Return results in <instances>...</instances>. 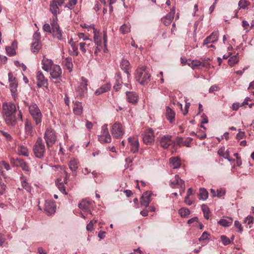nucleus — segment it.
Segmentation results:
<instances>
[{"mask_svg":"<svg viewBox=\"0 0 254 254\" xmlns=\"http://www.w3.org/2000/svg\"><path fill=\"white\" fill-rule=\"evenodd\" d=\"M135 78L141 85L147 84L151 80L149 68L146 66H138L136 70Z\"/></svg>","mask_w":254,"mask_h":254,"instance_id":"3","label":"nucleus"},{"mask_svg":"<svg viewBox=\"0 0 254 254\" xmlns=\"http://www.w3.org/2000/svg\"><path fill=\"white\" fill-rule=\"evenodd\" d=\"M143 142L147 145H151L154 141V133L153 130L149 128L145 130L142 134Z\"/></svg>","mask_w":254,"mask_h":254,"instance_id":"11","label":"nucleus"},{"mask_svg":"<svg viewBox=\"0 0 254 254\" xmlns=\"http://www.w3.org/2000/svg\"><path fill=\"white\" fill-rule=\"evenodd\" d=\"M0 195H3L4 193V191L6 190V186L3 183H0Z\"/></svg>","mask_w":254,"mask_h":254,"instance_id":"61","label":"nucleus"},{"mask_svg":"<svg viewBox=\"0 0 254 254\" xmlns=\"http://www.w3.org/2000/svg\"><path fill=\"white\" fill-rule=\"evenodd\" d=\"M90 202L83 199L78 204L79 208L83 211L87 212L92 215V212L90 209Z\"/></svg>","mask_w":254,"mask_h":254,"instance_id":"24","label":"nucleus"},{"mask_svg":"<svg viewBox=\"0 0 254 254\" xmlns=\"http://www.w3.org/2000/svg\"><path fill=\"white\" fill-rule=\"evenodd\" d=\"M172 137L171 135L168 134L161 137L159 139L160 146L164 149H167L173 142Z\"/></svg>","mask_w":254,"mask_h":254,"instance_id":"17","label":"nucleus"},{"mask_svg":"<svg viewBox=\"0 0 254 254\" xmlns=\"http://www.w3.org/2000/svg\"><path fill=\"white\" fill-rule=\"evenodd\" d=\"M175 13V8H173L167 15L162 18V21L163 22L164 25L167 26L171 24L172 21L174 19Z\"/></svg>","mask_w":254,"mask_h":254,"instance_id":"23","label":"nucleus"},{"mask_svg":"<svg viewBox=\"0 0 254 254\" xmlns=\"http://www.w3.org/2000/svg\"><path fill=\"white\" fill-rule=\"evenodd\" d=\"M10 90L11 93V95L13 97L14 99L15 100L17 97V82H12L10 83Z\"/></svg>","mask_w":254,"mask_h":254,"instance_id":"36","label":"nucleus"},{"mask_svg":"<svg viewBox=\"0 0 254 254\" xmlns=\"http://www.w3.org/2000/svg\"><path fill=\"white\" fill-rule=\"evenodd\" d=\"M43 29L45 32L51 33L52 30V27L51 26V25L46 23L43 25Z\"/></svg>","mask_w":254,"mask_h":254,"instance_id":"52","label":"nucleus"},{"mask_svg":"<svg viewBox=\"0 0 254 254\" xmlns=\"http://www.w3.org/2000/svg\"><path fill=\"white\" fill-rule=\"evenodd\" d=\"M170 186L172 188L180 189V193H183L185 190L184 181L180 178L179 175H175V177L170 180Z\"/></svg>","mask_w":254,"mask_h":254,"instance_id":"10","label":"nucleus"},{"mask_svg":"<svg viewBox=\"0 0 254 254\" xmlns=\"http://www.w3.org/2000/svg\"><path fill=\"white\" fill-rule=\"evenodd\" d=\"M44 210L48 215L54 214L56 210V206L53 200H46Z\"/></svg>","mask_w":254,"mask_h":254,"instance_id":"16","label":"nucleus"},{"mask_svg":"<svg viewBox=\"0 0 254 254\" xmlns=\"http://www.w3.org/2000/svg\"><path fill=\"white\" fill-rule=\"evenodd\" d=\"M41 44L39 41H34L31 46L32 51L34 53L38 52L41 48Z\"/></svg>","mask_w":254,"mask_h":254,"instance_id":"42","label":"nucleus"},{"mask_svg":"<svg viewBox=\"0 0 254 254\" xmlns=\"http://www.w3.org/2000/svg\"><path fill=\"white\" fill-rule=\"evenodd\" d=\"M53 61L48 58H43L42 61V68L45 71L48 72L55 65Z\"/></svg>","mask_w":254,"mask_h":254,"instance_id":"22","label":"nucleus"},{"mask_svg":"<svg viewBox=\"0 0 254 254\" xmlns=\"http://www.w3.org/2000/svg\"><path fill=\"white\" fill-rule=\"evenodd\" d=\"M51 25L52 27L51 34H52L53 38L59 41H63L64 40L63 32L58 23V20H51Z\"/></svg>","mask_w":254,"mask_h":254,"instance_id":"9","label":"nucleus"},{"mask_svg":"<svg viewBox=\"0 0 254 254\" xmlns=\"http://www.w3.org/2000/svg\"><path fill=\"white\" fill-rule=\"evenodd\" d=\"M64 65L70 72L72 70L73 64L71 58H66L63 62Z\"/></svg>","mask_w":254,"mask_h":254,"instance_id":"34","label":"nucleus"},{"mask_svg":"<svg viewBox=\"0 0 254 254\" xmlns=\"http://www.w3.org/2000/svg\"><path fill=\"white\" fill-rule=\"evenodd\" d=\"M0 133L3 136L7 141H10L12 139L11 135L6 131L0 130Z\"/></svg>","mask_w":254,"mask_h":254,"instance_id":"49","label":"nucleus"},{"mask_svg":"<svg viewBox=\"0 0 254 254\" xmlns=\"http://www.w3.org/2000/svg\"><path fill=\"white\" fill-rule=\"evenodd\" d=\"M127 101L132 104H135L138 101V96L136 94L133 92L127 91L126 92Z\"/></svg>","mask_w":254,"mask_h":254,"instance_id":"27","label":"nucleus"},{"mask_svg":"<svg viewBox=\"0 0 254 254\" xmlns=\"http://www.w3.org/2000/svg\"><path fill=\"white\" fill-rule=\"evenodd\" d=\"M245 136V132L239 130V132L236 135V138L238 140L242 139Z\"/></svg>","mask_w":254,"mask_h":254,"instance_id":"64","label":"nucleus"},{"mask_svg":"<svg viewBox=\"0 0 254 254\" xmlns=\"http://www.w3.org/2000/svg\"><path fill=\"white\" fill-rule=\"evenodd\" d=\"M18 153L20 155H23L24 156H29V151L27 148V147L24 145H20L17 148Z\"/></svg>","mask_w":254,"mask_h":254,"instance_id":"38","label":"nucleus"},{"mask_svg":"<svg viewBox=\"0 0 254 254\" xmlns=\"http://www.w3.org/2000/svg\"><path fill=\"white\" fill-rule=\"evenodd\" d=\"M220 238H221V240L222 243L224 245H227L230 244V243H231L230 240L224 235L221 236Z\"/></svg>","mask_w":254,"mask_h":254,"instance_id":"51","label":"nucleus"},{"mask_svg":"<svg viewBox=\"0 0 254 254\" xmlns=\"http://www.w3.org/2000/svg\"><path fill=\"white\" fill-rule=\"evenodd\" d=\"M209 60V59L204 60L202 62L200 61V64H201L200 66L202 67H209L210 64L208 62Z\"/></svg>","mask_w":254,"mask_h":254,"instance_id":"63","label":"nucleus"},{"mask_svg":"<svg viewBox=\"0 0 254 254\" xmlns=\"http://www.w3.org/2000/svg\"><path fill=\"white\" fill-rule=\"evenodd\" d=\"M191 64L193 68H197L200 66V61L197 60H193L191 62Z\"/></svg>","mask_w":254,"mask_h":254,"instance_id":"57","label":"nucleus"},{"mask_svg":"<svg viewBox=\"0 0 254 254\" xmlns=\"http://www.w3.org/2000/svg\"><path fill=\"white\" fill-rule=\"evenodd\" d=\"M73 111L76 115H80L82 114L83 107L81 102L76 101L74 103Z\"/></svg>","mask_w":254,"mask_h":254,"instance_id":"30","label":"nucleus"},{"mask_svg":"<svg viewBox=\"0 0 254 254\" xmlns=\"http://www.w3.org/2000/svg\"><path fill=\"white\" fill-rule=\"evenodd\" d=\"M60 5L55 1H51L49 4V10L53 15L51 20H58V15L60 13Z\"/></svg>","mask_w":254,"mask_h":254,"instance_id":"14","label":"nucleus"},{"mask_svg":"<svg viewBox=\"0 0 254 254\" xmlns=\"http://www.w3.org/2000/svg\"><path fill=\"white\" fill-rule=\"evenodd\" d=\"M33 41H39L41 39V35L40 32L36 31L33 34Z\"/></svg>","mask_w":254,"mask_h":254,"instance_id":"59","label":"nucleus"},{"mask_svg":"<svg viewBox=\"0 0 254 254\" xmlns=\"http://www.w3.org/2000/svg\"><path fill=\"white\" fill-rule=\"evenodd\" d=\"M120 31L123 34L128 33L130 31V25L129 24H124L122 25L120 29Z\"/></svg>","mask_w":254,"mask_h":254,"instance_id":"43","label":"nucleus"},{"mask_svg":"<svg viewBox=\"0 0 254 254\" xmlns=\"http://www.w3.org/2000/svg\"><path fill=\"white\" fill-rule=\"evenodd\" d=\"M248 2L246 0H241L239 2V6L241 8L245 9L248 5Z\"/></svg>","mask_w":254,"mask_h":254,"instance_id":"54","label":"nucleus"},{"mask_svg":"<svg viewBox=\"0 0 254 254\" xmlns=\"http://www.w3.org/2000/svg\"><path fill=\"white\" fill-rule=\"evenodd\" d=\"M22 186L24 189H25L27 192H30L31 191V186L29 184L25 181H21Z\"/></svg>","mask_w":254,"mask_h":254,"instance_id":"47","label":"nucleus"},{"mask_svg":"<svg viewBox=\"0 0 254 254\" xmlns=\"http://www.w3.org/2000/svg\"><path fill=\"white\" fill-rule=\"evenodd\" d=\"M218 224L219 225H220L221 226H223V227H228L229 226L231 223H232V221L231 222H229L228 221H227L226 219H221L219 221H218Z\"/></svg>","mask_w":254,"mask_h":254,"instance_id":"46","label":"nucleus"},{"mask_svg":"<svg viewBox=\"0 0 254 254\" xmlns=\"http://www.w3.org/2000/svg\"><path fill=\"white\" fill-rule=\"evenodd\" d=\"M48 72L50 73L51 79L56 80L55 83H59L62 81V69L59 65L55 64Z\"/></svg>","mask_w":254,"mask_h":254,"instance_id":"8","label":"nucleus"},{"mask_svg":"<svg viewBox=\"0 0 254 254\" xmlns=\"http://www.w3.org/2000/svg\"><path fill=\"white\" fill-rule=\"evenodd\" d=\"M170 165L173 169H177L181 166L180 159L179 157H172L170 159Z\"/></svg>","mask_w":254,"mask_h":254,"instance_id":"33","label":"nucleus"},{"mask_svg":"<svg viewBox=\"0 0 254 254\" xmlns=\"http://www.w3.org/2000/svg\"><path fill=\"white\" fill-rule=\"evenodd\" d=\"M90 27L93 28L94 33V42L96 45L94 54L97 55L98 52L103 50L104 53H107V34L106 31L103 33H101L99 31L96 29L93 26L90 25Z\"/></svg>","mask_w":254,"mask_h":254,"instance_id":"2","label":"nucleus"},{"mask_svg":"<svg viewBox=\"0 0 254 254\" xmlns=\"http://www.w3.org/2000/svg\"><path fill=\"white\" fill-rule=\"evenodd\" d=\"M120 66L121 68L124 70L125 72L127 74V76L128 78L130 76L128 71L130 66V63L129 61L123 59L120 63Z\"/></svg>","mask_w":254,"mask_h":254,"instance_id":"28","label":"nucleus"},{"mask_svg":"<svg viewBox=\"0 0 254 254\" xmlns=\"http://www.w3.org/2000/svg\"><path fill=\"white\" fill-rule=\"evenodd\" d=\"M201 209L203 213V216L206 219L209 218V209L206 204H202L201 205Z\"/></svg>","mask_w":254,"mask_h":254,"instance_id":"44","label":"nucleus"},{"mask_svg":"<svg viewBox=\"0 0 254 254\" xmlns=\"http://www.w3.org/2000/svg\"><path fill=\"white\" fill-rule=\"evenodd\" d=\"M111 132L114 137L122 138L124 134L122 125L119 123H115L112 127Z\"/></svg>","mask_w":254,"mask_h":254,"instance_id":"12","label":"nucleus"},{"mask_svg":"<svg viewBox=\"0 0 254 254\" xmlns=\"http://www.w3.org/2000/svg\"><path fill=\"white\" fill-rule=\"evenodd\" d=\"M17 48V42L14 41L11 46L5 47V50L7 54L9 56H13L16 55V49Z\"/></svg>","mask_w":254,"mask_h":254,"instance_id":"26","label":"nucleus"},{"mask_svg":"<svg viewBox=\"0 0 254 254\" xmlns=\"http://www.w3.org/2000/svg\"><path fill=\"white\" fill-rule=\"evenodd\" d=\"M166 117L171 123H173L175 120V113L169 107H166Z\"/></svg>","mask_w":254,"mask_h":254,"instance_id":"29","label":"nucleus"},{"mask_svg":"<svg viewBox=\"0 0 254 254\" xmlns=\"http://www.w3.org/2000/svg\"><path fill=\"white\" fill-rule=\"evenodd\" d=\"M128 141L130 145V151L132 153H135L138 152L139 148V141L135 137H129L127 138Z\"/></svg>","mask_w":254,"mask_h":254,"instance_id":"21","label":"nucleus"},{"mask_svg":"<svg viewBox=\"0 0 254 254\" xmlns=\"http://www.w3.org/2000/svg\"><path fill=\"white\" fill-rule=\"evenodd\" d=\"M226 193V190L225 189H220L216 190V197H220L225 195Z\"/></svg>","mask_w":254,"mask_h":254,"instance_id":"50","label":"nucleus"},{"mask_svg":"<svg viewBox=\"0 0 254 254\" xmlns=\"http://www.w3.org/2000/svg\"><path fill=\"white\" fill-rule=\"evenodd\" d=\"M235 226L238 229L239 232H242L243 231V228L241 226V224L238 221H235L234 222Z\"/></svg>","mask_w":254,"mask_h":254,"instance_id":"62","label":"nucleus"},{"mask_svg":"<svg viewBox=\"0 0 254 254\" xmlns=\"http://www.w3.org/2000/svg\"><path fill=\"white\" fill-rule=\"evenodd\" d=\"M80 50L81 52L85 54L87 51L90 53L92 52L93 49V43L91 39H89L84 42H80L79 43Z\"/></svg>","mask_w":254,"mask_h":254,"instance_id":"18","label":"nucleus"},{"mask_svg":"<svg viewBox=\"0 0 254 254\" xmlns=\"http://www.w3.org/2000/svg\"><path fill=\"white\" fill-rule=\"evenodd\" d=\"M72 48V51L70 53V54L72 56H76L78 54V48L76 45H73L72 46H71Z\"/></svg>","mask_w":254,"mask_h":254,"instance_id":"55","label":"nucleus"},{"mask_svg":"<svg viewBox=\"0 0 254 254\" xmlns=\"http://www.w3.org/2000/svg\"><path fill=\"white\" fill-rule=\"evenodd\" d=\"M218 34L217 32H214L210 35L206 37L203 42V45H207L210 43H214L218 40Z\"/></svg>","mask_w":254,"mask_h":254,"instance_id":"25","label":"nucleus"},{"mask_svg":"<svg viewBox=\"0 0 254 254\" xmlns=\"http://www.w3.org/2000/svg\"><path fill=\"white\" fill-rule=\"evenodd\" d=\"M242 106H243L242 103L240 104L239 102H235L232 104L231 108L234 111H237L239 108Z\"/></svg>","mask_w":254,"mask_h":254,"instance_id":"58","label":"nucleus"},{"mask_svg":"<svg viewBox=\"0 0 254 254\" xmlns=\"http://www.w3.org/2000/svg\"><path fill=\"white\" fill-rule=\"evenodd\" d=\"M209 236V234L206 232V231L204 232L200 237L199 238V241L200 242L203 241L204 240H206L209 239L208 237Z\"/></svg>","mask_w":254,"mask_h":254,"instance_id":"53","label":"nucleus"},{"mask_svg":"<svg viewBox=\"0 0 254 254\" xmlns=\"http://www.w3.org/2000/svg\"><path fill=\"white\" fill-rule=\"evenodd\" d=\"M192 140V138L191 137H188L185 140L183 141V145L184 146H186L187 147H190V143Z\"/></svg>","mask_w":254,"mask_h":254,"instance_id":"56","label":"nucleus"},{"mask_svg":"<svg viewBox=\"0 0 254 254\" xmlns=\"http://www.w3.org/2000/svg\"><path fill=\"white\" fill-rule=\"evenodd\" d=\"M179 213L182 217H185L190 214V211L187 208H182L179 210Z\"/></svg>","mask_w":254,"mask_h":254,"instance_id":"45","label":"nucleus"},{"mask_svg":"<svg viewBox=\"0 0 254 254\" xmlns=\"http://www.w3.org/2000/svg\"><path fill=\"white\" fill-rule=\"evenodd\" d=\"M10 163L14 166L20 167L22 168L23 171L26 172H29V167L27 163L23 160L20 158H10Z\"/></svg>","mask_w":254,"mask_h":254,"instance_id":"15","label":"nucleus"},{"mask_svg":"<svg viewBox=\"0 0 254 254\" xmlns=\"http://www.w3.org/2000/svg\"><path fill=\"white\" fill-rule=\"evenodd\" d=\"M36 78L37 80V86L38 87L47 86L48 80L45 77L43 72L41 71H38L37 73Z\"/></svg>","mask_w":254,"mask_h":254,"instance_id":"20","label":"nucleus"},{"mask_svg":"<svg viewBox=\"0 0 254 254\" xmlns=\"http://www.w3.org/2000/svg\"><path fill=\"white\" fill-rule=\"evenodd\" d=\"M208 196V191L204 188H201L199 190V199L202 200H205Z\"/></svg>","mask_w":254,"mask_h":254,"instance_id":"39","label":"nucleus"},{"mask_svg":"<svg viewBox=\"0 0 254 254\" xmlns=\"http://www.w3.org/2000/svg\"><path fill=\"white\" fill-rule=\"evenodd\" d=\"M57 138V134L55 131L50 127L48 128L44 134V139L47 147L49 148L52 147L56 142Z\"/></svg>","mask_w":254,"mask_h":254,"instance_id":"6","label":"nucleus"},{"mask_svg":"<svg viewBox=\"0 0 254 254\" xmlns=\"http://www.w3.org/2000/svg\"><path fill=\"white\" fill-rule=\"evenodd\" d=\"M16 105L11 102H3L2 106L1 115L3 119L8 126L14 127L16 124L15 113Z\"/></svg>","mask_w":254,"mask_h":254,"instance_id":"1","label":"nucleus"},{"mask_svg":"<svg viewBox=\"0 0 254 254\" xmlns=\"http://www.w3.org/2000/svg\"><path fill=\"white\" fill-rule=\"evenodd\" d=\"M68 166L72 172H75L78 168L77 160L75 158L71 159L68 163Z\"/></svg>","mask_w":254,"mask_h":254,"instance_id":"40","label":"nucleus"},{"mask_svg":"<svg viewBox=\"0 0 254 254\" xmlns=\"http://www.w3.org/2000/svg\"><path fill=\"white\" fill-rule=\"evenodd\" d=\"M98 138L102 144L111 142L112 138L108 129L107 124H104L102 126L101 133L98 135Z\"/></svg>","mask_w":254,"mask_h":254,"instance_id":"7","label":"nucleus"},{"mask_svg":"<svg viewBox=\"0 0 254 254\" xmlns=\"http://www.w3.org/2000/svg\"><path fill=\"white\" fill-rule=\"evenodd\" d=\"M244 222L248 225L253 223V217L251 216H248L245 218Z\"/></svg>","mask_w":254,"mask_h":254,"instance_id":"60","label":"nucleus"},{"mask_svg":"<svg viewBox=\"0 0 254 254\" xmlns=\"http://www.w3.org/2000/svg\"><path fill=\"white\" fill-rule=\"evenodd\" d=\"M25 131L26 134L32 135L33 133V126L31 122L26 121L25 123Z\"/></svg>","mask_w":254,"mask_h":254,"instance_id":"37","label":"nucleus"},{"mask_svg":"<svg viewBox=\"0 0 254 254\" xmlns=\"http://www.w3.org/2000/svg\"><path fill=\"white\" fill-rule=\"evenodd\" d=\"M33 152L36 157L42 159L44 157L45 146L41 137H38L33 148Z\"/></svg>","mask_w":254,"mask_h":254,"instance_id":"5","label":"nucleus"},{"mask_svg":"<svg viewBox=\"0 0 254 254\" xmlns=\"http://www.w3.org/2000/svg\"><path fill=\"white\" fill-rule=\"evenodd\" d=\"M29 112L37 125L42 122V114L37 105L32 103L29 106Z\"/></svg>","mask_w":254,"mask_h":254,"instance_id":"4","label":"nucleus"},{"mask_svg":"<svg viewBox=\"0 0 254 254\" xmlns=\"http://www.w3.org/2000/svg\"><path fill=\"white\" fill-rule=\"evenodd\" d=\"M77 0H68V4L64 6L65 8H68L70 9L72 7L74 6L77 3Z\"/></svg>","mask_w":254,"mask_h":254,"instance_id":"48","label":"nucleus"},{"mask_svg":"<svg viewBox=\"0 0 254 254\" xmlns=\"http://www.w3.org/2000/svg\"><path fill=\"white\" fill-rule=\"evenodd\" d=\"M218 154L220 156L223 157L224 159L228 160L229 162L233 161V159L229 157L230 153L228 150H225V148L221 147L218 151Z\"/></svg>","mask_w":254,"mask_h":254,"instance_id":"32","label":"nucleus"},{"mask_svg":"<svg viewBox=\"0 0 254 254\" xmlns=\"http://www.w3.org/2000/svg\"><path fill=\"white\" fill-rule=\"evenodd\" d=\"M88 80L84 77H81V82L79 85L76 88V91L78 96H83L87 91Z\"/></svg>","mask_w":254,"mask_h":254,"instance_id":"13","label":"nucleus"},{"mask_svg":"<svg viewBox=\"0 0 254 254\" xmlns=\"http://www.w3.org/2000/svg\"><path fill=\"white\" fill-rule=\"evenodd\" d=\"M111 87V85L110 83L105 84L99 88H98L95 92V94L96 95H101L104 93L108 91Z\"/></svg>","mask_w":254,"mask_h":254,"instance_id":"31","label":"nucleus"},{"mask_svg":"<svg viewBox=\"0 0 254 254\" xmlns=\"http://www.w3.org/2000/svg\"><path fill=\"white\" fill-rule=\"evenodd\" d=\"M239 61V54L233 56L228 60V64L230 66H233L235 64L238 63Z\"/></svg>","mask_w":254,"mask_h":254,"instance_id":"41","label":"nucleus"},{"mask_svg":"<svg viewBox=\"0 0 254 254\" xmlns=\"http://www.w3.org/2000/svg\"><path fill=\"white\" fill-rule=\"evenodd\" d=\"M56 186L62 193L65 195L67 194L65 187L63 184V182L62 181L61 179H58L57 180V181H56Z\"/></svg>","mask_w":254,"mask_h":254,"instance_id":"35","label":"nucleus"},{"mask_svg":"<svg viewBox=\"0 0 254 254\" xmlns=\"http://www.w3.org/2000/svg\"><path fill=\"white\" fill-rule=\"evenodd\" d=\"M152 195V193L151 191H147L144 192L140 198V204L145 207H148L151 201Z\"/></svg>","mask_w":254,"mask_h":254,"instance_id":"19","label":"nucleus"}]
</instances>
